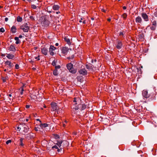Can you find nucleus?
Instances as JSON below:
<instances>
[{"label": "nucleus", "mask_w": 157, "mask_h": 157, "mask_svg": "<svg viewBox=\"0 0 157 157\" xmlns=\"http://www.w3.org/2000/svg\"><path fill=\"white\" fill-rule=\"evenodd\" d=\"M50 105L52 108L51 110L56 112L57 111V114H59V111H58L59 107L57 106V104L54 102H52Z\"/></svg>", "instance_id": "f257e3e1"}, {"label": "nucleus", "mask_w": 157, "mask_h": 157, "mask_svg": "<svg viewBox=\"0 0 157 157\" xmlns=\"http://www.w3.org/2000/svg\"><path fill=\"white\" fill-rule=\"evenodd\" d=\"M29 27L27 23L24 24L20 27V29L23 30L25 32H28L29 29Z\"/></svg>", "instance_id": "f03ea898"}, {"label": "nucleus", "mask_w": 157, "mask_h": 157, "mask_svg": "<svg viewBox=\"0 0 157 157\" xmlns=\"http://www.w3.org/2000/svg\"><path fill=\"white\" fill-rule=\"evenodd\" d=\"M41 24L43 26H48L49 24V21L44 17L42 18L41 21Z\"/></svg>", "instance_id": "7ed1b4c3"}, {"label": "nucleus", "mask_w": 157, "mask_h": 157, "mask_svg": "<svg viewBox=\"0 0 157 157\" xmlns=\"http://www.w3.org/2000/svg\"><path fill=\"white\" fill-rule=\"evenodd\" d=\"M56 48L54 46L52 45H50L49 48V52L50 55L51 56H53L54 53L53 51L55 50Z\"/></svg>", "instance_id": "20e7f679"}, {"label": "nucleus", "mask_w": 157, "mask_h": 157, "mask_svg": "<svg viewBox=\"0 0 157 157\" xmlns=\"http://www.w3.org/2000/svg\"><path fill=\"white\" fill-rule=\"evenodd\" d=\"M68 51V48L66 47H63L61 48V52L64 56L67 54Z\"/></svg>", "instance_id": "39448f33"}, {"label": "nucleus", "mask_w": 157, "mask_h": 157, "mask_svg": "<svg viewBox=\"0 0 157 157\" xmlns=\"http://www.w3.org/2000/svg\"><path fill=\"white\" fill-rule=\"evenodd\" d=\"M142 94L144 98H149L150 96V94H148L147 91L145 90H143Z\"/></svg>", "instance_id": "423d86ee"}, {"label": "nucleus", "mask_w": 157, "mask_h": 157, "mask_svg": "<svg viewBox=\"0 0 157 157\" xmlns=\"http://www.w3.org/2000/svg\"><path fill=\"white\" fill-rule=\"evenodd\" d=\"M78 72L80 74L83 75H86L87 74V71L85 68H83L80 69Z\"/></svg>", "instance_id": "0eeeda50"}, {"label": "nucleus", "mask_w": 157, "mask_h": 157, "mask_svg": "<svg viewBox=\"0 0 157 157\" xmlns=\"http://www.w3.org/2000/svg\"><path fill=\"white\" fill-rule=\"evenodd\" d=\"M116 48L118 49H121L122 47V42L119 40H117V43L116 44Z\"/></svg>", "instance_id": "6e6552de"}, {"label": "nucleus", "mask_w": 157, "mask_h": 157, "mask_svg": "<svg viewBox=\"0 0 157 157\" xmlns=\"http://www.w3.org/2000/svg\"><path fill=\"white\" fill-rule=\"evenodd\" d=\"M156 26V22L155 21H153L152 22V25H151L150 28L152 30H155V29Z\"/></svg>", "instance_id": "1a4fd4ad"}, {"label": "nucleus", "mask_w": 157, "mask_h": 157, "mask_svg": "<svg viewBox=\"0 0 157 157\" xmlns=\"http://www.w3.org/2000/svg\"><path fill=\"white\" fill-rule=\"evenodd\" d=\"M5 64L6 65H8L9 66L8 67H9L10 69L11 68L14 66L13 64L10 61H7L5 62Z\"/></svg>", "instance_id": "9d476101"}, {"label": "nucleus", "mask_w": 157, "mask_h": 157, "mask_svg": "<svg viewBox=\"0 0 157 157\" xmlns=\"http://www.w3.org/2000/svg\"><path fill=\"white\" fill-rule=\"evenodd\" d=\"M142 17L144 18L145 21H148V16L145 13H142L141 14Z\"/></svg>", "instance_id": "9b49d317"}, {"label": "nucleus", "mask_w": 157, "mask_h": 157, "mask_svg": "<svg viewBox=\"0 0 157 157\" xmlns=\"http://www.w3.org/2000/svg\"><path fill=\"white\" fill-rule=\"evenodd\" d=\"M86 68L90 71H92L93 70V67L91 64H86Z\"/></svg>", "instance_id": "f8f14e48"}, {"label": "nucleus", "mask_w": 157, "mask_h": 157, "mask_svg": "<svg viewBox=\"0 0 157 157\" xmlns=\"http://www.w3.org/2000/svg\"><path fill=\"white\" fill-rule=\"evenodd\" d=\"M136 21L137 23H141L142 19L139 16L137 17L136 18Z\"/></svg>", "instance_id": "ddd939ff"}, {"label": "nucleus", "mask_w": 157, "mask_h": 157, "mask_svg": "<svg viewBox=\"0 0 157 157\" xmlns=\"http://www.w3.org/2000/svg\"><path fill=\"white\" fill-rule=\"evenodd\" d=\"M41 52L42 54L44 55H46L47 54L48 50H47V49L46 48H44L41 49Z\"/></svg>", "instance_id": "4468645a"}, {"label": "nucleus", "mask_w": 157, "mask_h": 157, "mask_svg": "<svg viewBox=\"0 0 157 157\" xmlns=\"http://www.w3.org/2000/svg\"><path fill=\"white\" fill-rule=\"evenodd\" d=\"M33 137V136L30 133H29L26 135L25 138L28 140H30Z\"/></svg>", "instance_id": "2eb2a0df"}, {"label": "nucleus", "mask_w": 157, "mask_h": 157, "mask_svg": "<svg viewBox=\"0 0 157 157\" xmlns=\"http://www.w3.org/2000/svg\"><path fill=\"white\" fill-rule=\"evenodd\" d=\"M9 49L10 51H12L13 52H15L16 50L15 46L12 45H11L10 46Z\"/></svg>", "instance_id": "dca6fc26"}, {"label": "nucleus", "mask_w": 157, "mask_h": 157, "mask_svg": "<svg viewBox=\"0 0 157 157\" xmlns=\"http://www.w3.org/2000/svg\"><path fill=\"white\" fill-rule=\"evenodd\" d=\"M6 54V57L10 59H12L14 57V56L13 54Z\"/></svg>", "instance_id": "f3484780"}, {"label": "nucleus", "mask_w": 157, "mask_h": 157, "mask_svg": "<svg viewBox=\"0 0 157 157\" xmlns=\"http://www.w3.org/2000/svg\"><path fill=\"white\" fill-rule=\"evenodd\" d=\"M24 139V138H21L18 141L20 146L23 147L24 145V144L23 142V141Z\"/></svg>", "instance_id": "a211bd4d"}, {"label": "nucleus", "mask_w": 157, "mask_h": 157, "mask_svg": "<svg viewBox=\"0 0 157 157\" xmlns=\"http://www.w3.org/2000/svg\"><path fill=\"white\" fill-rule=\"evenodd\" d=\"M17 29L15 26H13L11 28V31L13 33H14L16 32Z\"/></svg>", "instance_id": "6ab92c4d"}, {"label": "nucleus", "mask_w": 157, "mask_h": 157, "mask_svg": "<svg viewBox=\"0 0 157 157\" xmlns=\"http://www.w3.org/2000/svg\"><path fill=\"white\" fill-rule=\"evenodd\" d=\"M73 67V65L71 63L67 64V67L68 70L69 71L70 70H71V68Z\"/></svg>", "instance_id": "aec40b11"}, {"label": "nucleus", "mask_w": 157, "mask_h": 157, "mask_svg": "<svg viewBox=\"0 0 157 157\" xmlns=\"http://www.w3.org/2000/svg\"><path fill=\"white\" fill-rule=\"evenodd\" d=\"M60 8L59 6L58 5H54L52 6V8L54 10H57Z\"/></svg>", "instance_id": "412c9836"}, {"label": "nucleus", "mask_w": 157, "mask_h": 157, "mask_svg": "<svg viewBox=\"0 0 157 157\" xmlns=\"http://www.w3.org/2000/svg\"><path fill=\"white\" fill-rule=\"evenodd\" d=\"M24 129L23 131V132L25 133H27L28 131L29 130V128L28 127V126L27 125H25V127H24Z\"/></svg>", "instance_id": "4be33fe9"}, {"label": "nucleus", "mask_w": 157, "mask_h": 157, "mask_svg": "<svg viewBox=\"0 0 157 157\" xmlns=\"http://www.w3.org/2000/svg\"><path fill=\"white\" fill-rule=\"evenodd\" d=\"M40 126L41 127V128H44L46 127H47L48 126V124L46 123H41L40 125Z\"/></svg>", "instance_id": "5701e85b"}, {"label": "nucleus", "mask_w": 157, "mask_h": 157, "mask_svg": "<svg viewBox=\"0 0 157 157\" xmlns=\"http://www.w3.org/2000/svg\"><path fill=\"white\" fill-rule=\"evenodd\" d=\"M69 71L72 74H75L76 72V70L74 69V68H73V67H71V70H70Z\"/></svg>", "instance_id": "b1692460"}, {"label": "nucleus", "mask_w": 157, "mask_h": 157, "mask_svg": "<svg viewBox=\"0 0 157 157\" xmlns=\"http://www.w3.org/2000/svg\"><path fill=\"white\" fill-rule=\"evenodd\" d=\"M64 39L65 41L69 45H70L71 44L70 40L69 38H67V37H65L64 38Z\"/></svg>", "instance_id": "393cba45"}, {"label": "nucleus", "mask_w": 157, "mask_h": 157, "mask_svg": "<svg viewBox=\"0 0 157 157\" xmlns=\"http://www.w3.org/2000/svg\"><path fill=\"white\" fill-rule=\"evenodd\" d=\"M14 40H16V44H18L20 43L21 41L19 39L18 37H15L14 38Z\"/></svg>", "instance_id": "a878e982"}, {"label": "nucleus", "mask_w": 157, "mask_h": 157, "mask_svg": "<svg viewBox=\"0 0 157 157\" xmlns=\"http://www.w3.org/2000/svg\"><path fill=\"white\" fill-rule=\"evenodd\" d=\"M52 149H56L57 150V151L58 152H59L60 151V150H62L61 148H60V149H59L58 146L56 145H55L52 147Z\"/></svg>", "instance_id": "bb28decb"}, {"label": "nucleus", "mask_w": 157, "mask_h": 157, "mask_svg": "<svg viewBox=\"0 0 157 157\" xmlns=\"http://www.w3.org/2000/svg\"><path fill=\"white\" fill-rule=\"evenodd\" d=\"M9 78L7 76H6L5 77H2L1 79L2 80L3 82H6L7 80Z\"/></svg>", "instance_id": "cd10ccee"}, {"label": "nucleus", "mask_w": 157, "mask_h": 157, "mask_svg": "<svg viewBox=\"0 0 157 157\" xmlns=\"http://www.w3.org/2000/svg\"><path fill=\"white\" fill-rule=\"evenodd\" d=\"M81 104H79L77 106L75 105V107H73V109L75 110H78V109H81Z\"/></svg>", "instance_id": "c85d7f7f"}, {"label": "nucleus", "mask_w": 157, "mask_h": 157, "mask_svg": "<svg viewBox=\"0 0 157 157\" xmlns=\"http://www.w3.org/2000/svg\"><path fill=\"white\" fill-rule=\"evenodd\" d=\"M79 100V98H74V100H73V102L74 103V105H77V101H78Z\"/></svg>", "instance_id": "c756f323"}, {"label": "nucleus", "mask_w": 157, "mask_h": 157, "mask_svg": "<svg viewBox=\"0 0 157 157\" xmlns=\"http://www.w3.org/2000/svg\"><path fill=\"white\" fill-rule=\"evenodd\" d=\"M81 110H83L85 109L87 107V106L86 105L84 104H81Z\"/></svg>", "instance_id": "7c9ffc66"}, {"label": "nucleus", "mask_w": 157, "mask_h": 157, "mask_svg": "<svg viewBox=\"0 0 157 157\" xmlns=\"http://www.w3.org/2000/svg\"><path fill=\"white\" fill-rule=\"evenodd\" d=\"M63 142V141L62 140L60 141H57V143L56 144L59 147H60L61 146V144Z\"/></svg>", "instance_id": "2f4dec72"}, {"label": "nucleus", "mask_w": 157, "mask_h": 157, "mask_svg": "<svg viewBox=\"0 0 157 157\" xmlns=\"http://www.w3.org/2000/svg\"><path fill=\"white\" fill-rule=\"evenodd\" d=\"M24 86H22L21 87L20 89H19V90H21V92H20V94L21 95H22L23 94V91H24Z\"/></svg>", "instance_id": "473e14b6"}, {"label": "nucleus", "mask_w": 157, "mask_h": 157, "mask_svg": "<svg viewBox=\"0 0 157 157\" xmlns=\"http://www.w3.org/2000/svg\"><path fill=\"white\" fill-rule=\"evenodd\" d=\"M53 135V136L54 138L56 139L59 138V136L58 134H54Z\"/></svg>", "instance_id": "72a5a7b5"}, {"label": "nucleus", "mask_w": 157, "mask_h": 157, "mask_svg": "<svg viewBox=\"0 0 157 157\" xmlns=\"http://www.w3.org/2000/svg\"><path fill=\"white\" fill-rule=\"evenodd\" d=\"M22 18L20 16H18L17 18V21L18 22H21L22 21Z\"/></svg>", "instance_id": "f704fd0d"}, {"label": "nucleus", "mask_w": 157, "mask_h": 157, "mask_svg": "<svg viewBox=\"0 0 157 157\" xmlns=\"http://www.w3.org/2000/svg\"><path fill=\"white\" fill-rule=\"evenodd\" d=\"M53 74L55 76H56L58 75V73L57 72V70L55 69L54 70L53 72Z\"/></svg>", "instance_id": "c9c22d12"}, {"label": "nucleus", "mask_w": 157, "mask_h": 157, "mask_svg": "<svg viewBox=\"0 0 157 157\" xmlns=\"http://www.w3.org/2000/svg\"><path fill=\"white\" fill-rule=\"evenodd\" d=\"M122 17L124 19H126L127 17V14L126 13H124L122 15Z\"/></svg>", "instance_id": "e433bc0d"}, {"label": "nucleus", "mask_w": 157, "mask_h": 157, "mask_svg": "<svg viewBox=\"0 0 157 157\" xmlns=\"http://www.w3.org/2000/svg\"><path fill=\"white\" fill-rule=\"evenodd\" d=\"M57 62V61H55V60H54L52 63V65L54 66H56V63Z\"/></svg>", "instance_id": "4c0bfd02"}, {"label": "nucleus", "mask_w": 157, "mask_h": 157, "mask_svg": "<svg viewBox=\"0 0 157 157\" xmlns=\"http://www.w3.org/2000/svg\"><path fill=\"white\" fill-rule=\"evenodd\" d=\"M29 18L32 21H34L35 20L34 19V17L33 16H30Z\"/></svg>", "instance_id": "58836bf2"}, {"label": "nucleus", "mask_w": 157, "mask_h": 157, "mask_svg": "<svg viewBox=\"0 0 157 157\" xmlns=\"http://www.w3.org/2000/svg\"><path fill=\"white\" fill-rule=\"evenodd\" d=\"M61 67L60 65H58L57 66H55V69L56 70H57V69H59Z\"/></svg>", "instance_id": "ea45409f"}, {"label": "nucleus", "mask_w": 157, "mask_h": 157, "mask_svg": "<svg viewBox=\"0 0 157 157\" xmlns=\"http://www.w3.org/2000/svg\"><path fill=\"white\" fill-rule=\"evenodd\" d=\"M0 31L1 32L3 33L5 31L4 29L3 28H0Z\"/></svg>", "instance_id": "a19ab883"}, {"label": "nucleus", "mask_w": 157, "mask_h": 157, "mask_svg": "<svg viewBox=\"0 0 157 157\" xmlns=\"http://www.w3.org/2000/svg\"><path fill=\"white\" fill-rule=\"evenodd\" d=\"M31 7L32 8L35 9L36 8V6L34 5H31Z\"/></svg>", "instance_id": "79ce46f5"}, {"label": "nucleus", "mask_w": 157, "mask_h": 157, "mask_svg": "<svg viewBox=\"0 0 157 157\" xmlns=\"http://www.w3.org/2000/svg\"><path fill=\"white\" fill-rule=\"evenodd\" d=\"M11 142V140H7L6 142V144H8L9 143H10Z\"/></svg>", "instance_id": "37998d69"}, {"label": "nucleus", "mask_w": 157, "mask_h": 157, "mask_svg": "<svg viewBox=\"0 0 157 157\" xmlns=\"http://www.w3.org/2000/svg\"><path fill=\"white\" fill-rule=\"evenodd\" d=\"M15 68L17 69L19 68V66L18 64H16L15 66Z\"/></svg>", "instance_id": "c03bdc74"}, {"label": "nucleus", "mask_w": 157, "mask_h": 157, "mask_svg": "<svg viewBox=\"0 0 157 157\" xmlns=\"http://www.w3.org/2000/svg\"><path fill=\"white\" fill-rule=\"evenodd\" d=\"M124 35V32H121L119 33V36H123Z\"/></svg>", "instance_id": "a18cd8bd"}, {"label": "nucleus", "mask_w": 157, "mask_h": 157, "mask_svg": "<svg viewBox=\"0 0 157 157\" xmlns=\"http://www.w3.org/2000/svg\"><path fill=\"white\" fill-rule=\"evenodd\" d=\"M74 56L73 55L71 57H69L67 58V59H72L74 58Z\"/></svg>", "instance_id": "49530a36"}, {"label": "nucleus", "mask_w": 157, "mask_h": 157, "mask_svg": "<svg viewBox=\"0 0 157 157\" xmlns=\"http://www.w3.org/2000/svg\"><path fill=\"white\" fill-rule=\"evenodd\" d=\"M140 38H143V34H140L139 36Z\"/></svg>", "instance_id": "de8ad7c7"}, {"label": "nucleus", "mask_w": 157, "mask_h": 157, "mask_svg": "<svg viewBox=\"0 0 157 157\" xmlns=\"http://www.w3.org/2000/svg\"><path fill=\"white\" fill-rule=\"evenodd\" d=\"M154 15L155 17H157V11H156Z\"/></svg>", "instance_id": "09e8293b"}, {"label": "nucleus", "mask_w": 157, "mask_h": 157, "mask_svg": "<svg viewBox=\"0 0 157 157\" xmlns=\"http://www.w3.org/2000/svg\"><path fill=\"white\" fill-rule=\"evenodd\" d=\"M35 130L36 131H38V128H35Z\"/></svg>", "instance_id": "8fccbe9b"}, {"label": "nucleus", "mask_w": 157, "mask_h": 157, "mask_svg": "<svg viewBox=\"0 0 157 157\" xmlns=\"http://www.w3.org/2000/svg\"><path fill=\"white\" fill-rule=\"evenodd\" d=\"M8 20V19L7 17H6L5 19V20L6 21H7Z\"/></svg>", "instance_id": "3c124183"}, {"label": "nucleus", "mask_w": 157, "mask_h": 157, "mask_svg": "<svg viewBox=\"0 0 157 157\" xmlns=\"http://www.w3.org/2000/svg\"><path fill=\"white\" fill-rule=\"evenodd\" d=\"M9 74H12L13 73L11 72V71H9V72H8Z\"/></svg>", "instance_id": "603ef678"}, {"label": "nucleus", "mask_w": 157, "mask_h": 157, "mask_svg": "<svg viewBox=\"0 0 157 157\" xmlns=\"http://www.w3.org/2000/svg\"><path fill=\"white\" fill-rule=\"evenodd\" d=\"M25 107L26 108H28L29 107V105H26Z\"/></svg>", "instance_id": "864d4df0"}, {"label": "nucleus", "mask_w": 157, "mask_h": 157, "mask_svg": "<svg viewBox=\"0 0 157 157\" xmlns=\"http://www.w3.org/2000/svg\"><path fill=\"white\" fill-rule=\"evenodd\" d=\"M83 23V24H85L86 23V20H83L82 21Z\"/></svg>", "instance_id": "5fc2aeb1"}, {"label": "nucleus", "mask_w": 157, "mask_h": 157, "mask_svg": "<svg viewBox=\"0 0 157 157\" xmlns=\"http://www.w3.org/2000/svg\"><path fill=\"white\" fill-rule=\"evenodd\" d=\"M123 10H126V7L125 6H124L123 7Z\"/></svg>", "instance_id": "6e6d98bb"}, {"label": "nucleus", "mask_w": 157, "mask_h": 157, "mask_svg": "<svg viewBox=\"0 0 157 157\" xmlns=\"http://www.w3.org/2000/svg\"><path fill=\"white\" fill-rule=\"evenodd\" d=\"M39 56H38V57H36L35 58L36 59H37V60H40V59L39 58Z\"/></svg>", "instance_id": "4d7b16f0"}, {"label": "nucleus", "mask_w": 157, "mask_h": 157, "mask_svg": "<svg viewBox=\"0 0 157 157\" xmlns=\"http://www.w3.org/2000/svg\"><path fill=\"white\" fill-rule=\"evenodd\" d=\"M22 36L21 35H19V37L18 38H21L22 37Z\"/></svg>", "instance_id": "13d9d810"}, {"label": "nucleus", "mask_w": 157, "mask_h": 157, "mask_svg": "<svg viewBox=\"0 0 157 157\" xmlns=\"http://www.w3.org/2000/svg\"><path fill=\"white\" fill-rule=\"evenodd\" d=\"M111 19L110 18H108V19H107V21H111Z\"/></svg>", "instance_id": "bf43d9fd"}, {"label": "nucleus", "mask_w": 157, "mask_h": 157, "mask_svg": "<svg viewBox=\"0 0 157 157\" xmlns=\"http://www.w3.org/2000/svg\"><path fill=\"white\" fill-rule=\"evenodd\" d=\"M102 12H105V10L104 9H102Z\"/></svg>", "instance_id": "052dcab7"}, {"label": "nucleus", "mask_w": 157, "mask_h": 157, "mask_svg": "<svg viewBox=\"0 0 157 157\" xmlns=\"http://www.w3.org/2000/svg\"><path fill=\"white\" fill-rule=\"evenodd\" d=\"M37 121H39L41 123V121L39 119H36V120Z\"/></svg>", "instance_id": "680f3d73"}, {"label": "nucleus", "mask_w": 157, "mask_h": 157, "mask_svg": "<svg viewBox=\"0 0 157 157\" xmlns=\"http://www.w3.org/2000/svg\"><path fill=\"white\" fill-rule=\"evenodd\" d=\"M55 45L56 46H57L59 45V44L58 43H56L55 44Z\"/></svg>", "instance_id": "e2e57ef3"}, {"label": "nucleus", "mask_w": 157, "mask_h": 157, "mask_svg": "<svg viewBox=\"0 0 157 157\" xmlns=\"http://www.w3.org/2000/svg\"><path fill=\"white\" fill-rule=\"evenodd\" d=\"M60 13V12H59V11H57V12H56V14H58L59 13Z\"/></svg>", "instance_id": "0e129e2a"}, {"label": "nucleus", "mask_w": 157, "mask_h": 157, "mask_svg": "<svg viewBox=\"0 0 157 157\" xmlns=\"http://www.w3.org/2000/svg\"><path fill=\"white\" fill-rule=\"evenodd\" d=\"M17 129L18 130V129H20V127L19 126H18L17 127Z\"/></svg>", "instance_id": "69168bd1"}, {"label": "nucleus", "mask_w": 157, "mask_h": 157, "mask_svg": "<svg viewBox=\"0 0 157 157\" xmlns=\"http://www.w3.org/2000/svg\"><path fill=\"white\" fill-rule=\"evenodd\" d=\"M81 20L80 21H79V22H82V19L81 18Z\"/></svg>", "instance_id": "338daca9"}, {"label": "nucleus", "mask_w": 157, "mask_h": 157, "mask_svg": "<svg viewBox=\"0 0 157 157\" xmlns=\"http://www.w3.org/2000/svg\"><path fill=\"white\" fill-rule=\"evenodd\" d=\"M8 96H9V97H11V96H12V95H11V94H9L8 95Z\"/></svg>", "instance_id": "774afa93"}]
</instances>
